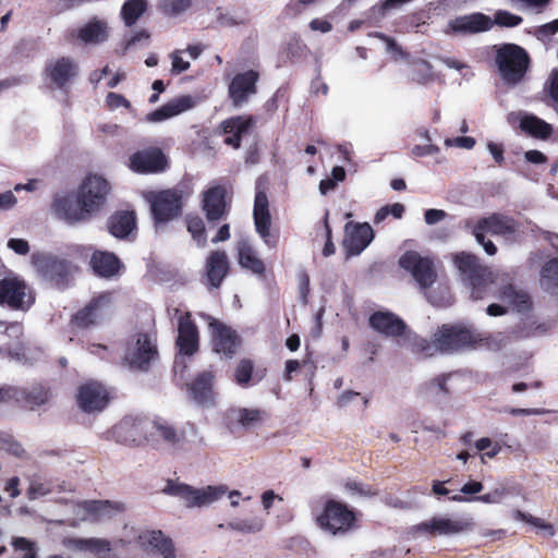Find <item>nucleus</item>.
<instances>
[{
	"instance_id": "obj_1",
	"label": "nucleus",
	"mask_w": 558,
	"mask_h": 558,
	"mask_svg": "<svg viewBox=\"0 0 558 558\" xmlns=\"http://www.w3.org/2000/svg\"><path fill=\"white\" fill-rule=\"evenodd\" d=\"M483 341L481 333L462 325H442L430 341L415 338L412 350L423 356H433L436 353H454L473 349Z\"/></svg>"
},
{
	"instance_id": "obj_2",
	"label": "nucleus",
	"mask_w": 558,
	"mask_h": 558,
	"mask_svg": "<svg viewBox=\"0 0 558 558\" xmlns=\"http://www.w3.org/2000/svg\"><path fill=\"white\" fill-rule=\"evenodd\" d=\"M465 227L471 230L476 242L490 256L497 253V247L490 240L485 239V233L500 236L507 243H513L518 240L520 228L513 218L502 214H492L488 217L478 219L475 223L469 220Z\"/></svg>"
},
{
	"instance_id": "obj_3",
	"label": "nucleus",
	"mask_w": 558,
	"mask_h": 558,
	"mask_svg": "<svg viewBox=\"0 0 558 558\" xmlns=\"http://www.w3.org/2000/svg\"><path fill=\"white\" fill-rule=\"evenodd\" d=\"M495 64L501 81L507 86H517L525 77L531 59L527 51L515 44L495 46Z\"/></svg>"
},
{
	"instance_id": "obj_4",
	"label": "nucleus",
	"mask_w": 558,
	"mask_h": 558,
	"mask_svg": "<svg viewBox=\"0 0 558 558\" xmlns=\"http://www.w3.org/2000/svg\"><path fill=\"white\" fill-rule=\"evenodd\" d=\"M453 263L460 272L461 280L471 288L472 298L483 299L487 287L494 281L493 271L482 265L475 255L465 252L456 254Z\"/></svg>"
},
{
	"instance_id": "obj_5",
	"label": "nucleus",
	"mask_w": 558,
	"mask_h": 558,
	"mask_svg": "<svg viewBox=\"0 0 558 558\" xmlns=\"http://www.w3.org/2000/svg\"><path fill=\"white\" fill-rule=\"evenodd\" d=\"M162 492L181 500L187 508H202L220 499L226 489L222 486L193 487L178 480H168Z\"/></svg>"
},
{
	"instance_id": "obj_6",
	"label": "nucleus",
	"mask_w": 558,
	"mask_h": 558,
	"mask_svg": "<svg viewBox=\"0 0 558 558\" xmlns=\"http://www.w3.org/2000/svg\"><path fill=\"white\" fill-rule=\"evenodd\" d=\"M110 190V184L104 177L90 173L82 181L76 195L80 205L92 216L105 206Z\"/></svg>"
},
{
	"instance_id": "obj_7",
	"label": "nucleus",
	"mask_w": 558,
	"mask_h": 558,
	"mask_svg": "<svg viewBox=\"0 0 558 558\" xmlns=\"http://www.w3.org/2000/svg\"><path fill=\"white\" fill-rule=\"evenodd\" d=\"M137 433H145L146 440L154 445L162 441L173 450H187L183 436L178 434L166 421H140L134 425L133 441L136 440Z\"/></svg>"
},
{
	"instance_id": "obj_8",
	"label": "nucleus",
	"mask_w": 558,
	"mask_h": 558,
	"mask_svg": "<svg viewBox=\"0 0 558 558\" xmlns=\"http://www.w3.org/2000/svg\"><path fill=\"white\" fill-rule=\"evenodd\" d=\"M158 357L156 339L153 333H137L128 343L124 354L131 368L147 371Z\"/></svg>"
},
{
	"instance_id": "obj_9",
	"label": "nucleus",
	"mask_w": 558,
	"mask_h": 558,
	"mask_svg": "<svg viewBox=\"0 0 558 558\" xmlns=\"http://www.w3.org/2000/svg\"><path fill=\"white\" fill-rule=\"evenodd\" d=\"M354 521V513L345 505L336 500H327L323 511L316 517L319 527L332 535L349 531Z\"/></svg>"
},
{
	"instance_id": "obj_10",
	"label": "nucleus",
	"mask_w": 558,
	"mask_h": 558,
	"mask_svg": "<svg viewBox=\"0 0 558 558\" xmlns=\"http://www.w3.org/2000/svg\"><path fill=\"white\" fill-rule=\"evenodd\" d=\"M35 298L32 289L19 278H5L0 281V305L12 310H28Z\"/></svg>"
},
{
	"instance_id": "obj_11",
	"label": "nucleus",
	"mask_w": 558,
	"mask_h": 558,
	"mask_svg": "<svg viewBox=\"0 0 558 558\" xmlns=\"http://www.w3.org/2000/svg\"><path fill=\"white\" fill-rule=\"evenodd\" d=\"M147 201L150 204L156 226L172 220L181 213V195L175 191L167 190L159 193H149Z\"/></svg>"
},
{
	"instance_id": "obj_12",
	"label": "nucleus",
	"mask_w": 558,
	"mask_h": 558,
	"mask_svg": "<svg viewBox=\"0 0 558 558\" xmlns=\"http://www.w3.org/2000/svg\"><path fill=\"white\" fill-rule=\"evenodd\" d=\"M265 417L266 412L260 409L234 407L223 413V424L231 434H235L256 428Z\"/></svg>"
},
{
	"instance_id": "obj_13",
	"label": "nucleus",
	"mask_w": 558,
	"mask_h": 558,
	"mask_svg": "<svg viewBox=\"0 0 558 558\" xmlns=\"http://www.w3.org/2000/svg\"><path fill=\"white\" fill-rule=\"evenodd\" d=\"M493 26L494 21L490 16L475 12L449 20L444 32L446 35L466 36L487 32L492 29Z\"/></svg>"
},
{
	"instance_id": "obj_14",
	"label": "nucleus",
	"mask_w": 558,
	"mask_h": 558,
	"mask_svg": "<svg viewBox=\"0 0 558 558\" xmlns=\"http://www.w3.org/2000/svg\"><path fill=\"white\" fill-rule=\"evenodd\" d=\"M400 267L409 271L421 288L432 286L436 280L433 262L416 252H407L399 259Z\"/></svg>"
},
{
	"instance_id": "obj_15",
	"label": "nucleus",
	"mask_w": 558,
	"mask_h": 558,
	"mask_svg": "<svg viewBox=\"0 0 558 558\" xmlns=\"http://www.w3.org/2000/svg\"><path fill=\"white\" fill-rule=\"evenodd\" d=\"M76 401L78 408L85 413L100 412L109 402V392L102 384L88 381L80 386Z\"/></svg>"
},
{
	"instance_id": "obj_16",
	"label": "nucleus",
	"mask_w": 558,
	"mask_h": 558,
	"mask_svg": "<svg viewBox=\"0 0 558 558\" xmlns=\"http://www.w3.org/2000/svg\"><path fill=\"white\" fill-rule=\"evenodd\" d=\"M112 294L101 293L94 298L82 311L75 314L73 322L78 327H88L108 317L112 308Z\"/></svg>"
},
{
	"instance_id": "obj_17",
	"label": "nucleus",
	"mask_w": 558,
	"mask_h": 558,
	"mask_svg": "<svg viewBox=\"0 0 558 558\" xmlns=\"http://www.w3.org/2000/svg\"><path fill=\"white\" fill-rule=\"evenodd\" d=\"M112 294L101 293L94 298L82 311L75 314L73 322L78 327H88L108 317L112 308Z\"/></svg>"
},
{
	"instance_id": "obj_18",
	"label": "nucleus",
	"mask_w": 558,
	"mask_h": 558,
	"mask_svg": "<svg viewBox=\"0 0 558 558\" xmlns=\"http://www.w3.org/2000/svg\"><path fill=\"white\" fill-rule=\"evenodd\" d=\"M374 232L367 223L348 222L344 227L343 247L347 255H360L373 241Z\"/></svg>"
},
{
	"instance_id": "obj_19",
	"label": "nucleus",
	"mask_w": 558,
	"mask_h": 558,
	"mask_svg": "<svg viewBox=\"0 0 558 558\" xmlns=\"http://www.w3.org/2000/svg\"><path fill=\"white\" fill-rule=\"evenodd\" d=\"M254 223L256 232L263 239L265 245L276 247L278 238L270 233L271 218L269 213L268 197L263 191H257L254 201Z\"/></svg>"
},
{
	"instance_id": "obj_20",
	"label": "nucleus",
	"mask_w": 558,
	"mask_h": 558,
	"mask_svg": "<svg viewBox=\"0 0 558 558\" xmlns=\"http://www.w3.org/2000/svg\"><path fill=\"white\" fill-rule=\"evenodd\" d=\"M32 264L45 279L56 283H60L70 271L66 260L46 253H34Z\"/></svg>"
},
{
	"instance_id": "obj_21",
	"label": "nucleus",
	"mask_w": 558,
	"mask_h": 558,
	"mask_svg": "<svg viewBox=\"0 0 558 558\" xmlns=\"http://www.w3.org/2000/svg\"><path fill=\"white\" fill-rule=\"evenodd\" d=\"M472 525L473 523L470 519H452L446 515H438L417 525V530L436 535L450 536L471 530Z\"/></svg>"
},
{
	"instance_id": "obj_22",
	"label": "nucleus",
	"mask_w": 558,
	"mask_h": 558,
	"mask_svg": "<svg viewBox=\"0 0 558 558\" xmlns=\"http://www.w3.org/2000/svg\"><path fill=\"white\" fill-rule=\"evenodd\" d=\"M45 72L51 84L64 88L77 76L78 65L73 59L61 57L50 60Z\"/></svg>"
},
{
	"instance_id": "obj_23",
	"label": "nucleus",
	"mask_w": 558,
	"mask_h": 558,
	"mask_svg": "<svg viewBox=\"0 0 558 558\" xmlns=\"http://www.w3.org/2000/svg\"><path fill=\"white\" fill-rule=\"evenodd\" d=\"M129 166L137 173H155L165 170L167 159L160 149L148 148L133 154Z\"/></svg>"
},
{
	"instance_id": "obj_24",
	"label": "nucleus",
	"mask_w": 558,
	"mask_h": 558,
	"mask_svg": "<svg viewBox=\"0 0 558 558\" xmlns=\"http://www.w3.org/2000/svg\"><path fill=\"white\" fill-rule=\"evenodd\" d=\"M508 122L512 124L518 123L524 133L538 140H547L553 133L551 124L532 113L523 111L509 113Z\"/></svg>"
},
{
	"instance_id": "obj_25",
	"label": "nucleus",
	"mask_w": 558,
	"mask_h": 558,
	"mask_svg": "<svg viewBox=\"0 0 558 558\" xmlns=\"http://www.w3.org/2000/svg\"><path fill=\"white\" fill-rule=\"evenodd\" d=\"M197 104L195 97L182 95L169 100L162 107L146 116V121L151 123L162 122L193 109Z\"/></svg>"
},
{
	"instance_id": "obj_26",
	"label": "nucleus",
	"mask_w": 558,
	"mask_h": 558,
	"mask_svg": "<svg viewBox=\"0 0 558 558\" xmlns=\"http://www.w3.org/2000/svg\"><path fill=\"white\" fill-rule=\"evenodd\" d=\"M257 80L258 73L253 70L236 74L232 78L229 95L235 106H242L256 93Z\"/></svg>"
},
{
	"instance_id": "obj_27",
	"label": "nucleus",
	"mask_w": 558,
	"mask_h": 558,
	"mask_svg": "<svg viewBox=\"0 0 558 558\" xmlns=\"http://www.w3.org/2000/svg\"><path fill=\"white\" fill-rule=\"evenodd\" d=\"M177 344L184 355H193L198 350V330L187 312L179 317Z\"/></svg>"
},
{
	"instance_id": "obj_28",
	"label": "nucleus",
	"mask_w": 558,
	"mask_h": 558,
	"mask_svg": "<svg viewBox=\"0 0 558 558\" xmlns=\"http://www.w3.org/2000/svg\"><path fill=\"white\" fill-rule=\"evenodd\" d=\"M213 332V344L217 353L230 357L234 354L235 349L239 344V338L236 333L229 327L220 324L217 320H213L209 324Z\"/></svg>"
},
{
	"instance_id": "obj_29",
	"label": "nucleus",
	"mask_w": 558,
	"mask_h": 558,
	"mask_svg": "<svg viewBox=\"0 0 558 558\" xmlns=\"http://www.w3.org/2000/svg\"><path fill=\"white\" fill-rule=\"evenodd\" d=\"M229 264L225 252H213L205 264L207 286L219 288L228 274Z\"/></svg>"
},
{
	"instance_id": "obj_30",
	"label": "nucleus",
	"mask_w": 558,
	"mask_h": 558,
	"mask_svg": "<svg viewBox=\"0 0 558 558\" xmlns=\"http://www.w3.org/2000/svg\"><path fill=\"white\" fill-rule=\"evenodd\" d=\"M369 325L376 331L388 337L400 336L405 330L403 320L390 312L374 313L369 317Z\"/></svg>"
},
{
	"instance_id": "obj_31",
	"label": "nucleus",
	"mask_w": 558,
	"mask_h": 558,
	"mask_svg": "<svg viewBox=\"0 0 558 558\" xmlns=\"http://www.w3.org/2000/svg\"><path fill=\"white\" fill-rule=\"evenodd\" d=\"M252 126V118L235 117L223 121L221 129L226 134L225 143L233 148H239L241 138L251 131Z\"/></svg>"
},
{
	"instance_id": "obj_32",
	"label": "nucleus",
	"mask_w": 558,
	"mask_h": 558,
	"mask_svg": "<svg viewBox=\"0 0 558 558\" xmlns=\"http://www.w3.org/2000/svg\"><path fill=\"white\" fill-rule=\"evenodd\" d=\"M90 265L94 272L104 278L117 276L122 268L120 259L113 253L102 251L93 254Z\"/></svg>"
},
{
	"instance_id": "obj_33",
	"label": "nucleus",
	"mask_w": 558,
	"mask_h": 558,
	"mask_svg": "<svg viewBox=\"0 0 558 558\" xmlns=\"http://www.w3.org/2000/svg\"><path fill=\"white\" fill-rule=\"evenodd\" d=\"M72 490V487L68 486L64 481L60 483H54L53 481L45 480L38 475H34L29 478V484L26 494L29 500H36L38 498L48 496L56 492Z\"/></svg>"
},
{
	"instance_id": "obj_34",
	"label": "nucleus",
	"mask_w": 558,
	"mask_h": 558,
	"mask_svg": "<svg viewBox=\"0 0 558 558\" xmlns=\"http://www.w3.org/2000/svg\"><path fill=\"white\" fill-rule=\"evenodd\" d=\"M56 214L68 223L84 221L90 217L89 213L80 205L78 199L73 201L70 197H63L54 203Z\"/></svg>"
},
{
	"instance_id": "obj_35",
	"label": "nucleus",
	"mask_w": 558,
	"mask_h": 558,
	"mask_svg": "<svg viewBox=\"0 0 558 558\" xmlns=\"http://www.w3.org/2000/svg\"><path fill=\"white\" fill-rule=\"evenodd\" d=\"M203 209L208 221L220 219L226 211L225 190L215 186L206 191L203 198Z\"/></svg>"
},
{
	"instance_id": "obj_36",
	"label": "nucleus",
	"mask_w": 558,
	"mask_h": 558,
	"mask_svg": "<svg viewBox=\"0 0 558 558\" xmlns=\"http://www.w3.org/2000/svg\"><path fill=\"white\" fill-rule=\"evenodd\" d=\"M109 37L105 21L94 19L77 31V38L85 45H98Z\"/></svg>"
},
{
	"instance_id": "obj_37",
	"label": "nucleus",
	"mask_w": 558,
	"mask_h": 558,
	"mask_svg": "<svg viewBox=\"0 0 558 558\" xmlns=\"http://www.w3.org/2000/svg\"><path fill=\"white\" fill-rule=\"evenodd\" d=\"M213 383L214 375L210 372L198 375L190 387L192 398L199 404H211L214 402Z\"/></svg>"
},
{
	"instance_id": "obj_38",
	"label": "nucleus",
	"mask_w": 558,
	"mask_h": 558,
	"mask_svg": "<svg viewBox=\"0 0 558 558\" xmlns=\"http://www.w3.org/2000/svg\"><path fill=\"white\" fill-rule=\"evenodd\" d=\"M409 75L412 82L428 85L437 80L433 65L422 58H409Z\"/></svg>"
},
{
	"instance_id": "obj_39",
	"label": "nucleus",
	"mask_w": 558,
	"mask_h": 558,
	"mask_svg": "<svg viewBox=\"0 0 558 558\" xmlns=\"http://www.w3.org/2000/svg\"><path fill=\"white\" fill-rule=\"evenodd\" d=\"M498 298L517 312H526L531 307L530 295L524 290L517 289L512 284L504 287Z\"/></svg>"
},
{
	"instance_id": "obj_40",
	"label": "nucleus",
	"mask_w": 558,
	"mask_h": 558,
	"mask_svg": "<svg viewBox=\"0 0 558 558\" xmlns=\"http://www.w3.org/2000/svg\"><path fill=\"white\" fill-rule=\"evenodd\" d=\"M63 545L71 550L90 551L95 554L110 550V543L104 538L68 537L63 539Z\"/></svg>"
},
{
	"instance_id": "obj_41",
	"label": "nucleus",
	"mask_w": 558,
	"mask_h": 558,
	"mask_svg": "<svg viewBox=\"0 0 558 558\" xmlns=\"http://www.w3.org/2000/svg\"><path fill=\"white\" fill-rule=\"evenodd\" d=\"M144 543L154 548L163 558H174L175 549L172 539L161 531H149L142 536Z\"/></svg>"
},
{
	"instance_id": "obj_42",
	"label": "nucleus",
	"mask_w": 558,
	"mask_h": 558,
	"mask_svg": "<svg viewBox=\"0 0 558 558\" xmlns=\"http://www.w3.org/2000/svg\"><path fill=\"white\" fill-rule=\"evenodd\" d=\"M135 228V216L131 211H121L113 215L109 221L110 233L123 239L128 236Z\"/></svg>"
},
{
	"instance_id": "obj_43",
	"label": "nucleus",
	"mask_w": 558,
	"mask_h": 558,
	"mask_svg": "<svg viewBox=\"0 0 558 558\" xmlns=\"http://www.w3.org/2000/svg\"><path fill=\"white\" fill-rule=\"evenodd\" d=\"M539 286L547 293H558V258H551L543 265L539 272Z\"/></svg>"
},
{
	"instance_id": "obj_44",
	"label": "nucleus",
	"mask_w": 558,
	"mask_h": 558,
	"mask_svg": "<svg viewBox=\"0 0 558 558\" xmlns=\"http://www.w3.org/2000/svg\"><path fill=\"white\" fill-rule=\"evenodd\" d=\"M239 262L242 267L254 274L262 275L265 270L264 263L258 258L256 252L246 243L239 246Z\"/></svg>"
},
{
	"instance_id": "obj_45",
	"label": "nucleus",
	"mask_w": 558,
	"mask_h": 558,
	"mask_svg": "<svg viewBox=\"0 0 558 558\" xmlns=\"http://www.w3.org/2000/svg\"><path fill=\"white\" fill-rule=\"evenodd\" d=\"M147 3L145 0H128L122 9L121 16L126 26H132L146 11Z\"/></svg>"
},
{
	"instance_id": "obj_46",
	"label": "nucleus",
	"mask_w": 558,
	"mask_h": 558,
	"mask_svg": "<svg viewBox=\"0 0 558 558\" xmlns=\"http://www.w3.org/2000/svg\"><path fill=\"white\" fill-rule=\"evenodd\" d=\"M90 506L94 521L110 518L114 513L123 510V506L121 504L111 502L109 500H92Z\"/></svg>"
},
{
	"instance_id": "obj_47",
	"label": "nucleus",
	"mask_w": 558,
	"mask_h": 558,
	"mask_svg": "<svg viewBox=\"0 0 558 558\" xmlns=\"http://www.w3.org/2000/svg\"><path fill=\"white\" fill-rule=\"evenodd\" d=\"M227 527L242 534L257 533L263 530L264 521L258 517L250 519H235L227 524Z\"/></svg>"
},
{
	"instance_id": "obj_48",
	"label": "nucleus",
	"mask_w": 558,
	"mask_h": 558,
	"mask_svg": "<svg viewBox=\"0 0 558 558\" xmlns=\"http://www.w3.org/2000/svg\"><path fill=\"white\" fill-rule=\"evenodd\" d=\"M68 505L71 506L72 509V526H76L82 521H94L93 510H92V500L85 501H66Z\"/></svg>"
},
{
	"instance_id": "obj_49",
	"label": "nucleus",
	"mask_w": 558,
	"mask_h": 558,
	"mask_svg": "<svg viewBox=\"0 0 558 558\" xmlns=\"http://www.w3.org/2000/svg\"><path fill=\"white\" fill-rule=\"evenodd\" d=\"M447 379V375H439L423 384L418 389L420 395L424 398H430L448 393V389L446 387Z\"/></svg>"
},
{
	"instance_id": "obj_50",
	"label": "nucleus",
	"mask_w": 558,
	"mask_h": 558,
	"mask_svg": "<svg viewBox=\"0 0 558 558\" xmlns=\"http://www.w3.org/2000/svg\"><path fill=\"white\" fill-rule=\"evenodd\" d=\"M505 496H506V488L498 487L487 494L475 496L473 498L465 497L462 495H453L450 497V500L456 501V502H468V501L476 500V501H481L484 504H500Z\"/></svg>"
},
{
	"instance_id": "obj_51",
	"label": "nucleus",
	"mask_w": 558,
	"mask_h": 558,
	"mask_svg": "<svg viewBox=\"0 0 558 558\" xmlns=\"http://www.w3.org/2000/svg\"><path fill=\"white\" fill-rule=\"evenodd\" d=\"M192 0H159L158 8L167 16H178L187 11Z\"/></svg>"
},
{
	"instance_id": "obj_52",
	"label": "nucleus",
	"mask_w": 558,
	"mask_h": 558,
	"mask_svg": "<svg viewBox=\"0 0 558 558\" xmlns=\"http://www.w3.org/2000/svg\"><path fill=\"white\" fill-rule=\"evenodd\" d=\"M513 519L524 521L534 527H536L541 533L545 536L551 537L555 534V529L551 524L546 523L539 518L533 517L531 514L524 513L520 510H515L512 513Z\"/></svg>"
},
{
	"instance_id": "obj_53",
	"label": "nucleus",
	"mask_w": 558,
	"mask_h": 558,
	"mask_svg": "<svg viewBox=\"0 0 558 558\" xmlns=\"http://www.w3.org/2000/svg\"><path fill=\"white\" fill-rule=\"evenodd\" d=\"M544 93L548 96V105L558 113V68H554L544 84Z\"/></svg>"
},
{
	"instance_id": "obj_54",
	"label": "nucleus",
	"mask_w": 558,
	"mask_h": 558,
	"mask_svg": "<svg viewBox=\"0 0 558 558\" xmlns=\"http://www.w3.org/2000/svg\"><path fill=\"white\" fill-rule=\"evenodd\" d=\"M0 450L12 454L17 458H22L25 453L22 445L10 434H0Z\"/></svg>"
},
{
	"instance_id": "obj_55",
	"label": "nucleus",
	"mask_w": 558,
	"mask_h": 558,
	"mask_svg": "<svg viewBox=\"0 0 558 558\" xmlns=\"http://www.w3.org/2000/svg\"><path fill=\"white\" fill-rule=\"evenodd\" d=\"M447 68L456 70L460 73L461 77L469 81L473 76V72L468 63L456 58L440 56L437 58Z\"/></svg>"
},
{
	"instance_id": "obj_56",
	"label": "nucleus",
	"mask_w": 558,
	"mask_h": 558,
	"mask_svg": "<svg viewBox=\"0 0 558 558\" xmlns=\"http://www.w3.org/2000/svg\"><path fill=\"white\" fill-rule=\"evenodd\" d=\"M253 362L250 360H241L235 368V381L243 387H246L252 378Z\"/></svg>"
},
{
	"instance_id": "obj_57",
	"label": "nucleus",
	"mask_w": 558,
	"mask_h": 558,
	"mask_svg": "<svg viewBox=\"0 0 558 558\" xmlns=\"http://www.w3.org/2000/svg\"><path fill=\"white\" fill-rule=\"evenodd\" d=\"M187 230L198 245L205 244V226L199 217H191L187 219Z\"/></svg>"
},
{
	"instance_id": "obj_58",
	"label": "nucleus",
	"mask_w": 558,
	"mask_h": 558,
	"mask_svg": "<svg viewBox=\"0 0 558 558\" xmlns=\"http://www.w3.org/2000/svg\"><path fill=\"white\" fill-rule=\"evenodd\" d=\"M171 60V73L172 74H181L190 69V59L184 58V51L177 49L170 53Z\"/></svg>"
},
{
	"instance_id": "obj_59",
	"label": "nucleus",
	"mask_w": 558,
	"mask_h": 558,
	"mask_svg": "<svg viewBox=\"0 0 558 558\" xmlns=\"http://www.w3.org/2000/svg\"><path fill=\"white\" fill-rule=\"evenodd\" d=\"M494 25L514 27L522 23V17L508 11L499 10L495 13Z\"/></svg>"
},
{
	"instance_id": "obj_60",
	"label": "nucleus",
	"mask_w": 558,
	"mask_h": 558,
	"mask_svg": "<svg viewBox=\"0 0 558 558\" xmlns=\"http://www.w3.org/2000/svg\"><path fill=\"white\" fill-rule=\"evenodd\" d=\"M375 36L381 39L386 45V51L391 54L395 60L399 59H409L408 54L402 50V48L390 37L376 33Z\"/></svg>"
},
{
	"instance_id": "obj_61",
	"label": "nucleus",
	"mask_w": 558,
	"mask_h": 558,
	"mask_svg": "<svg viewBox=\"0 0 558 558\" xmlns=\"http://www.w3.org/2000/svg\"><path fill=\"white\" fill-rule=\"evenodd\" d=\"M444 144L446 147H458L470 150L475 146L476 141L471 136H458L453 138H446Z\"/></svg>"
},
{
	"instance_id": "obj_62",
	"label": "nucleus",
	"mask_w": 558,
	"mask_h": 558,
	"mask_svg": "<svg viewBox=\"0 0 558 558\" xmlns=\"http://www.w3.org/2000/svg\"><path fill=\"white\" fill-rule=\"evenodd\" d=\"M550 0H509L510 4L518 9L542 10Z\"/></svg>"
},
{
	"instance_id": "obj_63",
	"label": "nucleus",
	"mask_w": 558,
	"mask_h": 558,
	"mask_svg": "<svg viewBox=\"0 0 558 558\" xmlns=\"http://www.w3.org/2000/svg\"><path fill=\"white\" fill-rule=\"evenodd\" d=\"M106 102L110 109H117L119 107L130 108L131 106L130 101L124 96L117 93H109L106 97Z\"/></svg>"
},
{
	"instance_id": "obj_64",
	"label": "nucleus",
	"mask_w": 558,
	"mask_h": 558,
	"mask_svg": "<svg viewBox=\"0 0 558 558\" xmlns=\"http://www.w3.org/2000/svg\"><path fill=\"white\" fill-rule=\"evenodd\" d=\"M439 147L433 144H426V145H415L411 154L414 157H424V156H430L436 155L439 153Z\"/></svg>"
}]
</instances>
